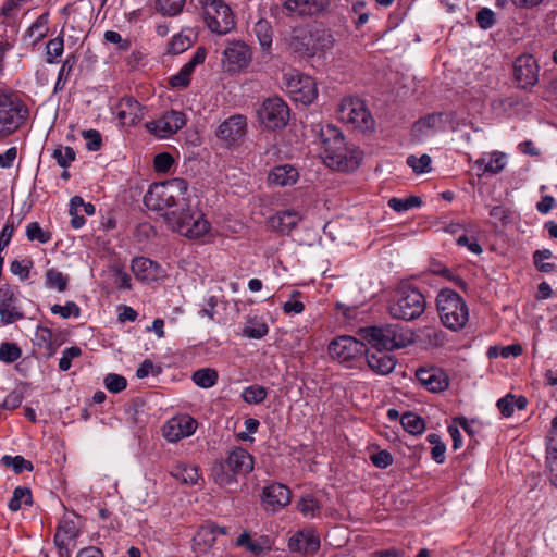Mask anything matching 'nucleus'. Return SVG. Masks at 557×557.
Returning <instances> with one entry per match:
<instances>
[{"instance_id":"nucleus-1","label":"nucleus","mask_w":557,"mask_h":557,"mask_svg":"<svg viewBox=\"0 0 557 557\" xmlns=\"http://www.w3.org/2000/svg\"><path fill=\"white\" fill-rule=\"evenodd\" d=\"M321 156L330 169L351 172L361 161L362 152L355 145H348L342 132L332 124L320 126Z\"/></svg>"},{"instance_id":"nucleus-2","label":"nucleus","mask_w":557,"mask_h":557,"mask_svg":"<svg viewBox=\"0 0 557 557\" xmlns=\"http://www.w3.org/2000/svg\"><path fill=\"white\" fill-rule=\"evenodd\" d=\"M188 184L183 178L152 184L144 196L145 206L157 212L188 209L187 198Z\"/></svg>"},{"instance_id":"nucleus-3","label":"nucleus","mask_w":557,"mask_h":557,"mask_svg":"<svg viewBox=\"0 0 557 557\" xmlns=\"http://www.w3.org/2000/svg\"><path fill=\"white\" fill-rule=\"evenodd\" d=\"M436 308L442 323L451 331L461 330L469 320L466 301L453 289L444 288L438 293Z\"/></svg>"},{"instance_id":"nucleus-4","label":"nucleus","mask_w":557,"mask_h":557,"mask_svg":"<svg viewBox=\"0 0 557 557\" xmlns=\"http://www.w3.org/2000/svg\"><path fill=\"white\" fill-rule=\"evenodd\" d=\"M253 469L252 456L242 447L233 448L225 460L216 462L212 468L215 483L227 486L236 482L235 475H245Z\"/></svg>"},{"instance_id":"nucleus-5","label":"nucleus","mask_w":557,"mask_h":557,"mask_svg":"<svg viewBox=\"0 0 557 557\" xmlns=\"http://www.w3.org/2000/svg\"><path fill=\"white\" fill-rule=\"evenodd\" d=\"M165 221L169 227L190 239H197L208 233L210 225L203 218V214L197 210H191L188 202V209H178L168 212Z\"/></svg>"},{"instance_id":"nucleus-6","label":"nucleus","mask_w":557,"mask_h":557,"mask_svg":"<svg viewBox=\"0 0 557 557\" xmlns=\"http://www.w3.org/2000/svg\"><path fill=\"white\" fill-rule=\"evenodd\" d=\"M165 221L169 227L190 239H197L208 233L210 225L203 218V214L197 210H191L188 202V209H178L168 212Z\"/></svg>"},{"instance_id":"nucleus-7","label":"nucleus","mask_w":557,"mask_h":557,"mask_svg":"<svg viewBox=\"0 0 557 557\" xmlns=\"http://www.w3.org/2000/svg\"><path fill=\"white\" fill-rule=\"evenodd\" d=\"M165 221L169 227L190 239H197L208 233L210 225L203 218V214L197 210H191L188 202V209H178L168 212Z\"/></svg>"},{"instance_id":"nucleus-8","label":"nucleus","mask_w":557,"mask_h":557,"mask_svg":"<svg viewBox=\"0 0 557 557\" xmlns=\"http://www.w3.org/2000/svg\"><path fill=\"white\" fill-rule=\"evenodd\" d=\"M426 308L424 295L411 285H404L396 292L395 299L389 306V313L395 319L412 321L418 319Z\"/></svg>"},{"instance_id":"nucleus-9","label":"nucleus","mask_w":557,"mask_h":557,"mask_svg":"<svg viewBox=\"0 0 557 557\" xmlns=\"http://www.w3.org/2000/svg\"><path fill=\"white\" fill-rule=\"evenodd\" d=\"M27 116L28 108L16 94H0V138L16 132Z\"/></svg>"},{"instance_id":"nucleus-10","label":"nucleus","mask_w":557,"mask_h":557,"mask_svg":"<svg viewBox=\"0 0 557 557\" xmlns=\"http://www.w3.org/2000/svg\"><path fill=\"white\" fill-rule=\"evenodd\" d=\"M338 120L354 131L362 134L374 129V120L366 103L359 98H345L337 109Z\"/></svg>"},{"instance_id":"nucleus-11","label":"nucleus","mask_w":557,"mask_h":557,"mask_svg":"<svg viewBox=\"0 0 557 557\" xmlns=\"http://www.w3.org/2000/svg\"><path fill=\"white\" fill-rule=\"evenodd\" d=\"M288 48L299 57L313 55L318 50L333 45L332 36L326 32L313 34L307 27L294 28L286 38Z\"/></svg>"},{"instance_id":"nucleus-12","label":"nucleus","mask_w":557,"mask_h":557,"mask_svg":"<svg viewBox=\"0 0 557 557\" xmlns=\"http://www.w3.org/2000/svg\"><path fill=\"white\" fill-rule=\"evenodd\" d=\"M205 22L209 29L218 35H225L235 27L234 14L223 0H200Z\"/></svg>"},{"instance_id":"nucleus-13","label":"nucleus","mask_w":557,"mask_h":557,"mask_svg":"<svg viewBox=\"0 0 557 557\" xmlns=\"http://www.w3.org/2000/svg\"><path fill=\"white\" fill-rule=\"evenodd\" d=\"M398 330V325L369 326L361 329L359 335L373 348L388 351L406 345V339Z\"/></svg>"},{"instance_id":"nucleus-14","label":"nucleus","mask_w":557,"mask_h":557,"mask_svg":"<svg viewBox=\"0 0 557 557\" xmlns=\"http://www.w3.org/2000/svg\"><path fill=\"white\" fill-rule=\"evenodd\" d=\"M283 88L295 102L311 103L317 97L314 81L297 70H289L283 74Z\"/></svg>"},{"instance_id":"nucleus-15","label":"nucleus","mask_w":557,"mask_h":557,"mask_svg":"<svg viewBox=\"0 0 557 557\" xmlns=\"http://www.w3.org/2000/svg\"><path fill=\"white\" fill-rule=\"evenodd\" d=\"M329 351L333 359L350 368L351 361H361L366 345L352 336H341L331 342Z\"/></svg>"},{"instance_id":"nucleus-16","label":"nucleus","mask_w":557,"mask_h":557,"mask_svg":"<svg viewBox=\"0 0 557 557\" xmlns=\"http://www.w3.org/2000/svg\"><path fill=\"white\" fill-rule=\"evenodd\" d=\"M258 116L267 128H283L289 120V108L278 97L268 98L258 110Z\"/></svg>"},{"instance_id":"nucleus-17","label":"nucleus","mask_w":557,"mask_h":557,"mask_svg":"<svg viewBox=\"0 0 557 557\" xmlns=\"http://www.w3.org/2000/svg\"><path fill=\"white\" fill-rule=\"evenodd\" d=\"M185 124V114L181 111L171 110L158 120L146 123V128L150 134L159 138H168L183 128Z\"/></svg>"},{"instance_id":"nucleus-18","label":"nucleus","mask_w":557,"mask_h":557,"mask_svg":"<svg viewBox=\"0 0 557 557\" xmlns=\"http://www.w3.org/2000/svg\"><path fill=\"white\" fill-rule=\"evenodd\" d=\"M197 421L189 414H177L162 426V434L168 442L176 443L191 436L197 430Z\"/></svg>"},{"instance_id":"nucleus-19","label":"nucleus","mask_w":557,"mask_h":557,"mask_svg":"<svg viewBox=\"0 0 557 557\" xmlns=\"http://www.w3.org/2000/svg\"><path fill=\"white\" fill-rule=\"evenodd\" d=\"M539 65L530 54H523L513 62V76L518 87L524 90L531 89L539 81Z\"/></svg>"},{"instance_id":"nucleus-20","label":"nucleus","mask_w":557,"mask_h":557,"mask_svg":"<svg viewBox=\"0 0 557 557\" xmlns=\"http://www.w3.org/2000/svg\"><path fill=\"white\" fill-rule=\"evenodd\" d=\"M292 492L282 483H272L262 488L261 504L267 512L276 513L290 504Z\"/></svg>"},{"instance_id":"nucleus-21","label":"nucleus","mask_w":557,"mask_h":557,"mask_svg":"<svg viewBox=\"0 0 557 557\" xmlns=\"http://www.w3.org/2000/svg\"><path fill=\"white\" fill-rule=\"evenodd\" d=\"M24 319V312L15 290L9 285L0 287V322L4 325Z\"/></svg>"},{"instance_id":"nucleus-22","label":"nucleus","mask_w":557,"mask_h":557,"mask_svg":"<svg viewBox=\"0 0 557 557\" xmlns=\"http://www.w3.org/2000/svg\"><path fill=\"white\" fill-rule=\"evenodd\" d=\"M251 59V49L244 41H232L223 51V62L230 72L246 69L250 64Z\"/></svg>"},{"instance_id":"nucleus-23","label":"nucleus","mask_w":557,"mask_h":557,"mask_svg":"<svg viewBox=\"0 0 557 557\" xmlns=\"http://www.w3.org/2000/svg\"><path fill=\"white\" fill-rule=\"evenodd\" d=\"M329 0H285L283 10L288 16H311L323 12Z\"/></svg>"},{"instance_id":"nucleus-24","label":"nucleus","mask_w":557,"mask_h":557,"mask_svg":"<svg viewBox=\"0 0 557 557\" xmlns=\"http://www.w3.org/2000/svg\"><path fill=\"white\" fill-rule=\"evenodd\" d=\"M247 131V121L244 115H233L225 120L218 129V137L224 140L227 145H233L239 141Z\"/></svg>"},{"instance_id":"nucleus-25","label":"nucleus","mask_w":557,"mask_h":557,"mask_svg":"<svg viewBox=\"0 0 557 557\" xmlns=\"http://www.w3.org/2000/svg\"><path fill=\"white\" fill-rule=\"evenodd\" d=\"M292 552L313 554L320 548V540L312 530H302L293 535L288 541Z\"/></svg>"},{"instance_id":"nucleus-26","label":"nucleus","mask_w":557,"mask_h":557,"mask_svg":"<svg viewBox=\"0 0 557 557\" xmlns=\"http://www.w3.org/2000/svg\"><path fill=\"white\" fill-rule=\"evenodd\" d=\"M364 352L367 354V364L373 372L384 375L394 370L396 362L387 351L376 349V351L370 354L366 349Z\"/></svg>"},{"instance_id":"nucleus-27","label":"nucleus","mask_w":557,"mask_h":557,"mask_svg":"<svg viewBox=\"0 0 557 557\" xmlns=\"http://www.w3.org/2000/svg\"><path fill=\"white\" fill-rule=\"evenodd\" d=\"M546 462L550 469L552 483L557 487V414L553 418L547 434Z\"/></svg>"},{"instance_id":"nucleus-28","label":"nucleus","mask_w":557,"mask_h":557,"mask_svg":"<svg viewBox=\"0 0 557 557\" xmlns=\"http://www.w3.org/2000/svg\"><path fill=\"white\" fill-rule=\"evenodd\" d=\"M37 354L42 358H49L55 352L53 333L50 329L38 326L33 339Z\"/></svg>"},{"instance_id":"nucleus-29","label":"nucleus","mask_w":557,"mask_h":557,"mask_svg":"<svg viewBox=\"0 0 557 557\" xmlns=\"http://www.w3.org/2000/svg\"><path fill=\"white\" fill-rule=\"evenodd\" d=\"M301 220V216L296 211H278L269 219V226L273 231L281 233L290 232Z\"/></svg>"},{"instance_id":"nucleus-30","label":"nucleus","mask_w":557,"mask_h":557,"mask_svg":"<svg viewBox=\"0 0 557 557\" xmlns=\"http://www.w3.org/2000/svg\"><path fill=\"white\" fill-rule=\"evenodd\" d=\"M117 109V117L128 121L131 124H136L144 116L140 103L133 97H123L119 102Z\"/></svg>"},{"instance_id":"nucleus-31","label":"nucleus","mask_w":557,"mask_h":557,"mask_svg":"<svg viewBox=\"0 0 557 557\" xmlns=\"http://www.w3.org/2000/svg\"><path fill=\"white\" fill-rule=\"evenodd\" d=\"M159 265L145 257L134 258L132 261V272L135 277L143 282H149L157 278Z\"/></svg>"},{"instance_id":"nucleus-32","label":"nucleus","mask_w":557,"mask_h":557,"mask_svg":"<svg viewBox=\"0 0 557 557\" xmlns=\"http://www.w3.org/2000/svg\"><path fill=\"white\" fill-rule=\"evenodd\" d=\"M216 541V529L214 523L208 522L198 528L193 537L194 548L197 552H207Z\"/></svg>"},{"instance_id":"nucleus-33","label":"nucleus","mask_w":557,"mask_h":557,"mask_svg":"<svg viewBox=\"0 0 557 557\" xmlns=\"http://www.w3.org/2000/svg\"><path fill=\"white\" fill-rule=\"evenodd\" d=\"M416 376L421 384L449 383L446 371L434 364H425L416 370Z\"/></svg>"},{"instance_id":"nucleus-34","label":"nucleus","mask_w":557,"mask_h":557,"mask_svg":"<svg viewBox=\"0 0 557 557\" xmlns=\"http://www.w3.org/2000/svg\"><path fill=\"white\" fill-rule=\"evenodd\" d=\"M268 180L272 185L290 186L297 182L298 171L289 164L278 165L271 170Z\"/></svg>"},{"instance_id":"nucleus-35","label":"nucleus","mask_w":557,"mask_h":557,"mask_svg":"<svg viewBox=\"0 0 557 557\" xmlns=\"http://www.w3.org/2000/svg\"><path fill=\"white\" fill-rule=\"evenodd\" d=\"M269 333V326L261 317L247 315L242 335L247 338L260 339Z\"/></svg>"},{"instance_id":"nucleus-36","label":"nucleus","mask_w":557,"mask_h":557,"mask_svg":"<svg viewBox=\"0 0 557 557\" xmlns=\"http://www.w3.org/2000/svg\"><path fill=\"white\" fill-rule=\"evenodd\" d=\"M528 405V399L525 396H515L513 394H507L503 398L498 399L497 408L500 413L509 418L513 414L515 409L524 410Z\"/></svg>"},{"instance_id":"nucleus-37","label":"nucleus","mask_w":557,"mask_h":557,"mask_svg":"<svg viewBox=\"0 0 557 557\" xmlns=\"http://www.w3.org/2000/svg\"><path fill=\"white\" fill-rule=\"evenodd\" d=\"M475 165L482 173L497 174L502 172L506 165L505 154L494 152L490 156L487 161L485 158L478 159Z\"/></svg>"},{"instance_id":"nucleus-38","label":"nucleus","mask_w":557,"mask_h":557,"mask_svg":"<svg viewBox=\"0 0 557 557\" xmlns=\"http://www.w3.org/2000/svg\"><path fill=\"white\" fill-rule=\"evenodd\" d=\"M171 475L178 482L187 485H194L199 480L198 469L184 463L175 465L171 470Z\"/></svg>"},{"instance_id":"nucleus-39","label":"nucleus","mask_w":557,"mask_h":557,"mask_svg":"<svg viewBox=\"0 0 557 557\" xmlns=\"http://www.w3.org/2000/svg\"><path fill=\"white\" fill-rule=\"evenodd\" d=\"M236 546L243 547L253 555H260L268 547V540L264 536L252 539L248 532H244L235 542Z\"/></svg>"},{"instance_id":"nucleus-40","label":"nucleus","mask_w":557,"mask_h":557,"mask_svg":"<svg viewBox=\"0 0 557 557\" xmlns=\"http://www.w3.org/2000/svg\"><path fill=\"white\" fill-rule=\"evenodd\" d=\"M77 534L78 532L75 524L72 521H64L58 527L54 543L60 549H66L69 542L73 541Z\"/></svg>"},{"instance_id":"nucleus-41","label":"nucleus","mask_w":557,"mask_h":557,"mask_svg":"<svg viewBox=\"0 0 557 557\" xmlns=\"http://www.w3.org/2000/svg\"><path fill=\"white\" fill-rule=\"evenodd\" d=\"M400 424L411 435H420L425 430L424 420L411 411L405 412L400 417Z\"/></svg>"},{"instance_id":"nucleus-42","label":"nucleus","mask_w":557,"mask_h":557,"mask_svg":"<svg viewBox=\"0 0 557 557\" xmlns=\"http://www.w3.org/2000/svg\"><path fill=\"white\" fill-rule=\"evenodd\" d=\"M32 506L33 505V496L29 487L18 486L13 491L12 498L9 502V509L11 511H18L22 508V505Z\"/></svg>"},{"instance_id":"nucleus-43","label":"nucleus","mask_w":557,"mask_h":557,"mask_svg":"<svg viewBox=\"0 0 557 557\" xmlns=\"http://www.w3.org/2000/svg\"><path fill=\"white\" fill-rule=\"evenodd\" d=\"M253 32L263 50H270L272 46L273 30L271 24L265 20H259L255 26Z\"/></svg>"},{"instance_id":"nucleus-44","label":"nucleus","mask_w":557,"mask_h":557,"mask_svg":"<svg viewBox=\"0 0 557 557\" xmlns=\"http://www.w3.org/2000/svg\"><path fill=\"white\" fill-rule=\"evenodd\" d=\"M1 463L4 467H11L13 469V471L17 474H20L24 471L30 472L34 469L33 463L20 455H17V456L4 455L1 458Z\"/></svg>"},{"instance_id":"nucleus-45","label":"nucleus","mask_w":557,"mask_h":557,"mask_svg":"<svg viewBox=\"0 0 557 557\" xmlns=\"http://www.w3.org/2000/svg\"><path fill=\"white\" fill-rule=\"evenodd\" d=\"M186 0H157V11L166 16H176L182 11Z\"/></svg>"},{"instance_id":"nucleus-46","label":"nucleus","mask_w":557,"mask_h":557,"mask_svg":"<svg viewBox=\"0 0 557 557\" xmlns=\"http://www.w3.org/2000/svg\"><path fill=\"white\" fill-rule=\"evenodd\" d=\"M422 205V200L418 196H409L406 199L393 197L388 200V207L396 212H405Z\"/></svg>"},{"instance_id":"nucleus-47","label":"nucleus","mask_w":557,"mask_h":557,"mask_svg":"<svg viewBox=\"0 0 557 557\" xmlns=\"http://www.w3.org/2000/svg\"><path fill=\"white\" fill-rule=\"evenodd\" d=\"M191 45L193 40L190 36L182 32L172 38L168 51L173 54H180L186 51Z\"/></svg>"},{"instance_id":"nucleus-48","label":"nucleus","mask_w":557,"mask_h":557,"mask_svg":"<svg viewBox=\"0 0 557 557\" xmlns=\"http://www.w3.org/2000/svg\"><path fill=\"white\" fill-rule=\"evenodd\" d=\"M46 283L50 288H57L59 292H64L67 286V276L55 269H49L46 272Z\"/></svg>"},{"instance_id":"nucleus-49","label":"nucleus","mask_w":557,"mask_h":557,"mask_svg":"<svg viewBox=\"0 0 557 557\" xmlns=\"http://www.w3.org/2000/svg\"><path fill=\"white\" fill-rule=\"evenodd\" d=\"M428 441L432 445L431 456L437 463L445 461L446 445L441 441L440 435L432 433L428 435Z\"/></svg>"},{"instance_id":"nucleus-50","label":"nucleus","mask_w":557,"mask_h":557,"mask_svg":"<svg viewBox=\"0 0 557 557\" xmlns=\"http://www.w3.org/2000/svg\"><path fill=\"white\" fill-rule=\"evenodd\" d=\"M52 157L61 168L67 169L75 160L76 153L74 149L69 146H60L53 150Z\"/></svg>"},{"instance_id":"nucleus-51","label":"nucleus","mask_w":557,"mask_h":557,"mask_svg":"<svg viewBox=\"0 0 557 557\" xmlns=\"http://www.w3.org/2000/svg\"><path fill=\"white\" fill-rule=\"evenodd\" d=\"M242 396L248 404H260L267 397V389L262 385H248Z\"/></svg>"},{"instance_id":"nucleus-52","label":"nucleus","mask_w":557,"mask_h":557,"mask_svg":"<svg viewBox=\"0 0 557 557\" xmlns=\"http://www.w3.org/2000/svg\"><path fill=\"white\" fill-rule=\"evenodd\" d=\"M431 271L434 274H438L443 277H446L447 280L455 283V285L461 287L462 289L466 288V283L462 278L459 276H456L447 267H445L443 263L438 261H433L431 263Z\"/></svg>"},{"instance_id":"nucleus-53","label":"nucleus","mask_w":557,"mask_h":557,"mask_svg":"<svg viewBox=\"0 0 557 557\" xmlns=\"http://www.w3.org/2000/svg\"><path fill=\"white\" fill-rule=\"evenodd\" d=\"M297 508L305 517L309 518H313L320 511L318 500L311 495L302 497L299 500Z\"/></svg>"},{"instance_id":"nucleus-54","label":"nucleus","mask_w":557,"mask_h":557,"mask_svg":"<svg viewBox=\"0 0 557 557\" xmlns=\"http://www.w3.org/2000/svg\"><path fill=\"white\" fill-rule=\"evenodd\" d=\"M75 62H76V59L74 55L66 58V60L64 61V63L62 64L60 71H59L58 79L54 85V92L61 91L64 88L65 83L67 81V76L70 75L71 71L73 70Z\"/></svg>"},{"instance_id":"nucleus-55","label":"nucleus","mask_w":557,"mask_h":557,"mask_svg":"<svg viewBox=\"0 0 557 557\" xmlns=\"http://www.w3.org/2000/svg\"><path fill=\"white\" fill-rule=\"evenodd\" d=\"M442 122V113H432L417 121L413 125V132L423 133L426 129L436 128Z\"/></svg>"},{"instance_id":"nucleus-56","label":"nucleus","mask_w":557,"mask_h":557,"mask_svg":"<svg viewBox=\"0 0 557 557\" xmlns=\"http://www.w3.org/2000/svg\"><path fill=\"white\" fill-rule=\"evenodd\" d=\"M21 348L14 343H2L0 345V360L12 363L21 357Z\"/></svg>"},{"instance_id":"nucleus-57","label":"nucleus","mask_w":557,"mask_h":557,"mask_svg":"<svg viewBox=\"0 0 557 557\" xmlns=\"http://www.w3.org/2000/svg\"><path fill=\"white\" fill-rule=\"evenodd\" d=\"M51 312L63 319H67L70 317L78 318L81 315V309L74 301H67L64 306L53 305L51 307Z\"/></svg>"},{"instance_id":"nucleus-58","label":"nucleus","mask_w":557,"mask_h":557,"mask_svg":"<svg viewBox=\"0 0 557 557\" xmlns=\"http://www.w3.org/2000/svg\"><path fill=\"white\" fill-rule=\"evenodd\" d=\"M64 41L62 37H55L47 44V62L55 63L57 59L62 55Z\"/></svg>"},{"instance_id":"nucleus-59","label":"nucleus","mask_w":557,"mask_h":557,"mask_svg":"<svg viewBox=\"0 0 557 557\" xmlns=\"http://www.w3.org/2000/svg\"><path fill=\"white\" fill-rule=\"evenodd\" d=\"M26 236L29 240H38L46 244L51 239L48 232H45L37 222H32L26 227Z\"/></svg>"},{"instance_id":"nucleus-60","label":"nucleus","mask_w":557,"mask_h":557,"mask_svg":"<svg viewBox=\"0 0 557 557\" xmlns=\"http://www.w3.org/2000/svg\"><path fill=\"white\" fill-rule=\"evenodd\" d=\"M162 371L160 366L154 364L150 359H145L136 370V377L141 380L151 375L157 377Z\"/></svg>"},{"instance_id":"nucleus-61","label":"nucleus","mask_w":557,"mask_h":557,"mask_svg":"<svg viewBox=\"0 0 557 557\" xmlns=\"http://www.w3.org/2000/svg\"><path fill=\"white\" fill-rule=\"evenodd\" d=\"M407 164L413 170L414 173H423L430 171L431 158L428 154L421 157L409 156L407 158Z\"/></svg>"},{"instance_id":"nucleus-62","label":"nucleus","mask_w":557,"mask_h":557,"mask_svg":"<svg viewBox=\"0 0 557 557\" xmlns=\"http://www.w3.org/2000/svg\"><path fill=\"white\" fill-rule=\"evenodd\" d=\"M218 372L213 368H202L195 371L191 375L194 383H216Z\"/></svg>"},{"instance_id":"nucleus-63","label":"nucleus","mask_w":557,"mask_h":557,"mask_svg":"<svg viewBox=\"0 0 557 557\" xmlns=\"http://www.w3.org/2000/svg\"><path fill=\"white\" fill-rule=\"evenodd\" d=\"M191 74L187 72L183 66L178 73L172 75L169 78V85L173 88L184 89L190 84Z\"/></svg>"},{"instance_id":"nucleus-64","label":"nucleus","mask_w":557,"mask_h":557,"mask_svg":"<svg viewBox=\"0 0 557 557\" xmlns=\"http://www.w3.org/2000/svg\"><path fill=\"white\" fill-rule=\"evenodd\" d=\"M82 135L86 139V148L89 151H98L101 148L102 139L98 131L87 129L84 131Z\"/></svg>"}]
</instances>
